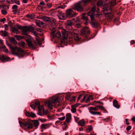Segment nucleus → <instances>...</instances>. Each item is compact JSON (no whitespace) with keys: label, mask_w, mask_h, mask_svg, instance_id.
Masks as SVG:
<instances>
[{"label":"nucleus","mask_w":135,"mask_h":135,"mask_svg":"<svg viewBox=\"0 0 135 135\" xmlns=\"http://www.w3.org/2000/svg\"><path fill=\"white\" fill-rule=\"evenodd\" d=\"M59 97L54 96L51 97L50 100L47 101L45 102V105L50 110L52 109V107L54 104L59 102Z\"/></svg>","instance_id":"1"},{"label":"nucleus","mask_w":135,"mask_h":135,"mask_svg":"<svg viewBox=\"0 0 135 135\" xmlns=\"http://www.w3.org/2000/svg\"><path fill=\"white\" fill-rule=\"evenodd\" d=\"M88 14L89 16L90 17L91 20L90 22L91 25L93 27L96 28L99 25L97 21L95 18V14L91 12H89L88 13Z\"/></svg>","instance_id":"2"},{"label":"nucleus","mask_w":135,"mask_h":135,"mask_svg":"<svg viewBox=\"0 0 135 135\" xmlns=\"http://www.w3.org/2000/svg\"><path fill=\"white\" fill-rule=\"evenodd\" d=\"M7 45L11 50L13 54L15 55H18L20 53H24V50L20 48L17 46H12L11 45Z\"/></svg>","instance_id":"3"},{"label":"nucleus","mask_w":135,"mask_h":135,"mask_svg":"<svg viewBox=\"0 0 135 135\" xmlns=\"http://www.w3.org/2000/svg\"><path fill=\"white\" fill-rule=\"evenodd\" d=\"M84 7L82 2L79 1L75 4L74 6L72 8L74 10H76L78 12H81L84 11Z\"/></svg>","instance_id":"4"},{"label":"nucleus","mask_w":135,"mask_h":135,"mask_svg":"<svg viewBox=\"0 0 135 135\" xmlns=\"http://www.w3.org/2000/svg\"><path fill=\"white\" fill-rule=\"evenodd\" d=\"M18 28L22 30L21 32L23 35L27 36V32L31 30H33V28L31 26L29 27H22L19 26H18Z\"/></svg>","instance_id":"5"},{"label":"nucleus","mask_w":135,"mask_h":135,"mask_svg":"<svg viewBox=\"0 0 135 135\" xmlns=\"http://www.w3.org/2000/svg\"><path fill=\"white\" fill-rule=\"evenodd\" d=\"M90 33V31L88 27L85 26L82 29L81 32V35L84 37H86L88 36Z\"/></svg>","instance_id":"6"},{"label":"nucleus","mask_w":135,"mask_h":135,"mask_svg":"<svg viewBox=\"0 0 135 135\" xmlns=\"http://www.w3.org/2000/svg\"><path fill=\"white\" fill-rule=\"evenodd\" d=\"M73 9V8H70L66 10V14L67 17L70 18L74 17L76 15L77 13L75 12Z\"/></svg>","instance_id":"7"},{"label":"nucleus","mask_w":135,"mask_h":135,"mask_svg":"<svg viewBox=\"0 0 135 135\" xmlns=\"http://www.w3.org/2000/svg\"><path fill=\"white\" fill-rule=\"evenodd\" d=\"M51 35L53 37L57 38H60L61 36L60 32L56 31V30L51 32Z\"/></svg>","instance_id":"8"},{"label":"nucleus","mask_w":135,"mask_h":135,"mask_svg":"<svg viewBox=\"0 0 135 135\" xmlns=\"http://www.w3.org/2000/svg\"><path fill=\"white\" fill-rule=\"evenodd\" d=\"M89 16L88 14L86 13H83L82 14L81 19L85 21V22H84V24L85 25H86L89 22V21L88 19V16Z\"/></svg>","instance_id":"9"},{"label":"nucleus","mask_w":135,"mask_h":135,"mask_svg":"<svg viewBox=\"0 0 135 135\" xmlns=\"http://www.w3.org/2000/svg\"><path fill=\"white\" fill-rule=\"evenodd\" d=\"M52 20L54 22L52 23L49 25V29L52 31L51 32L56 30V26L54 22L56 21L55 20L53 19Z\"/></svg>","instance_id":"10"},{"label":"nucleus","mask_w":135,"mask_h":135,"mask_svg":"<svg viewBox=\"0 0 135 135\" xmlns=\"http://www.w3.org/2000/svg\"><path fill=\"white\" fill-rule=\"evenodd\" d=\"M58 13L59 15H58L57 14H56V15H57L58 17V18L60 20H64L66 18V16L65 14L63 13L62 11H59L58 12Z\"/></svg>","instance_id":"11"},{"label":"nucleus","mask_w":135,"mask_h":135,"mask_svg":"<svg viewBox=\"0 0 135 135\" xmlns=\"http://www.w3.org/2000/svg\"><path fill=\"white\" fill-rule=\"evenodd\" d=\"M24 127L27 128H32L33 125L29 121H25L24 122Z\"/></svg>","instance_id":"12"},{"label":"nucleus","mask_w":135,"mask_h":135,"mask_svg":"<svg viewBox=\"0 0 135 135\" xmlns=\"http://www.w3.org/2000/svg\"><path fill=\"white\" fill-rule=\"evenodd\" d=\"M10 58L5 55H2L0 56V59L2 60H5L7 61L9 60Z\"/></svg>","instance_id":"13"},{"label":"nucleus","mask_w":135,"mask_h":135,"mask_svg":"<svg viewBox=\"0 0 135 135\" xmlns=\"http://www.w3.org/2000/svg\"><path fill=\"white\" fill-rule=\"evenodd\" d=\"M39 104V101H36L35 102H32L30 104V107L33 109H35V107Z\"/></svg>","instance_id":"14"},{"label":"nucleus","mask_w":135,"mask_h":135,"mask_svg":"<svg viewBox=\"0 0 135 135\" xmlns=\"http://www.w3.org/2000/svg\"><path fill=\"white\" fill-rule=\"evenodd\" d=\"M66 122L68 123H70L71 119V114L70 113L67 114L66 115Z\"/></svg>","instance_id":"15"},{"label":"nucleus","mask_w":135,"mask_h":135,"mask_svg":"<svg viewBox=\"0 0 135 135\" xmlns=\"http://www.w3.org/2000/svg\"><path fill=\"white\" fill-rule=\"evenodd\" d=\"M61 32L62 35L65 37H68L69 34H71V32L69 31L67 32L65 29L62 30Z\"/></svg>","instance_id":"16"},{"label":"nucleus","mask_w":135,"mask_h":135,"mask_svg":"<svg viewBox=\"0 0 135 135\" xmlns=\"http://www.w3.org/2000/svg\"><path fill=\"white\" fill-rule=\"evenodd\" d=\"M26 41L28 45L30 47H31L33 49H34L35 48V46L32 43L30 39H28L26 40Z\"/></svg>","instance_id":"17"},{"label":"nucleus","mask_w":135,"mask_h":135,"mask_svg":"<svg viewBox=\"0 0 135 135\" xmlns=\"http://www.w3.org/2000/svg\"><path fill=\"white\" fill-rule=\"evenodd\" d=\"M26 41L28 45L30 47H31L33 49H34L35 48V46L32 43L30 39H28L26 40Z\"/></svg>","instance_id":"18"},{"label":"nucleus","mask_w":135,"mask_h":135,"mask_svg":"<svg viewBox=\"0 0 135 135\" xmlns=\"http://www.w3.org/2000/svg\"><path fill=\"white\" fill-rule=\"evenodd\" d=\"M108 4L106 3H105V4L104 5V6H103V7H102V8L103 9V11L104 13L106 15H108V12H106L108 11L109 9L108 7H107V4Z\"/></svg>","instance_id":"19"},{"label":"nucleus","mask_w":135,"mask_h":135,"mask_svg":"<svg viewBox=\"0 0 135 135\" xmlns=\"http://www.w3.org/2000/svg\"><path fill=\"white\" fill-rule=\"evenodd\" d=\"M113 105L117 109H119L120 107V106L119 105L118 101L116 99H114L113 100Z\"/></svg>","instance_id":"20"},{"label":"nucleus","mask_w":135,"mask_h":135,"mask_svg":"<svg viewBox=\"0 0 135 135\" xmlns=\"http://www.w3.org/2000/svg\"><path fill=\"white\" fill-rule=\"evenodd\" d=\"M107 4H110L112 6H114L116 4V1L115 0H111L110 1H109L108 2V0H107Z\"/></svg>","instance_id":"21"},{"label":"nucleus","mask_w":135,"mask_h":135,"mask_svg":"<svg viewBox=\"0 0 135 135\" xmlns=\"http://www.w3.org/2000/svg\"><path fill=\"white\" fill-rule=\"evenodd\" d=\"M91 1V0H81L80 2H82V3H83V5L85 7Z\"/></svg>","instance_id":"22"},{"label":"nucleus","mask_w":135,"mask_h":135,"mask_svg":"<svg viewBox=\"0 0 135 135\" xmlns=\"http://www.w3.org/2000/svg\"><path fill=\"white\" fill-rule=\"evenodd\" d=\"M36 25L39 27H41L42 25L44 24V22L39 20H37L35 22Z\"/></svg>","instance_id":"23"},{"label":"nucleus","mask_w":135,"mask_h":135,"mask_svg":"<svg viewBox=\"0 0 135 135\" xmlns=\"http://www.w3.org/2000/svg\"><path fill=\"white\" fill-rule=\"evenodd\" d=\"M1 35L3 37H6L8 36V33L6 31L2 30L0 31Z\"/></svg>","instance_id":"24"},{"label":"nucleus","mask_w":135,"mask_h":135,"mask_svg":"<svg viewBox=\"0 0 135 135\" xmlns=\"http://www.w3.org/2000/svg\"><path fill=\"white\" fill-rule=\"evenodd\" d=\"M57 9L56 8V9H51V11L52 12L51 15L52 16H55V13H58V12L59 11H60L57 10Z\"/></svg>","instance_id":"25"},{"label":"nucleus","mask_w":135,"mask_h":135,"mask_svg":"<svg viewBox=\"0 0 135 135\" xmlns=\"http://www.w3.org/2000/svg\"><path fill=\"white\" fill-rule=\"evenodd\" d=\"M97 5L98 7H103V2L102 1H98L97 3Z\"/></svg>","instance_id":"26"},{"label":"nucleus","mask_w":135,"mask_h":135,"mask_svg":"<svg viewBox=\"0 0 135 135\" xmlns=\"http://www.w3.org/2000/svg\"><path fill=\"white\" fill-rule=\"evenodd\" d=\"M33 124L34 126L36 128H37L39 124L40 123L37 120H35L33 121Z\"/></svg>","instance_id":"27"},{"label":"nucleus","mask_w":135,"mask_h":135,"mask_svg":"<svg viewBox=\"0 0 135 135\" xmlns=\"http://www.w3.org/2000/svg\"><path fill=\"white\" fill-rule=\"evenodd\" d=\"M79 125L81 126H83L85 124V122L84 119H81L78 123Z\"/></svg>","instance_id":"28"},{"label":"nucleus","mask_w":135,"mask_h":135,"mask_svg":"<svg viewBox=\"0 0 135 135\" xmlns=\"http://www.w3.org/2000/svg\"><path fill=\"white\" fill-rule=\"evenodd\" d=\"M1 48L4 52L6 53H8V50L5 45H3L1 47Z\"/></svg>","instance_id":"29"},{"label":"nucleus","mask_w":135,"mask_h":135,"mask_svg":"<svg viewBox=\"0 0 135 135\" xmlns=\"http://www.w3.org/2000/svg\"><path fill=\"white\" fill-rule=\"evenodd\" d=\"M42 20L46 22L50 21V18L49 17H42Z\"/></svg>","instance_id":"30"},{"label":"nucleus","mask_w":135,"mask_h":135,"mask_svg":"<svg viewBox=\"0 0 135 135\" xmlns=\"http://www.w3.org/2000/svg\"><path fill=\"white\" fill-rule=\"evenodd\" d=\"M89 112L92 114L94 115H100V112H94L91 110Z\"/></svg>","instance_id":"31"},{"label":"nucleus","mask_w":135,"mask_h":135,"mask_svg":"<svg viewBox=\"0 0 135 135\" xmlns=\"http://www.w3.org/2000/svg\"><path fill=\"white\" fill-rule=\"evenodd\" d=\"M48 125V124H42L41 126V128L42 129H46L47 128Z\"/></svg>","instance_id":"32"},{"label":"nucleus","mask_w":135,"mask_h":135,"mask_svg":"<svg viewBox=\"0 0 135 135\" xmlns=\"http://www.w3.org/2000/svg\"><path fill=\"white\" fill-rule=\"evenodd\" d=\"M10 41L13 43L15 45H16L17 44V41L15 40L14 38H12L10 39Z\"/></svg>","instance_id":"33"},{"label":"nucleus","mask_w":135,"mask_h":135,"mask_svg":"<svg viewBox=\"0 0 135 135\" xmlns=\"http://www.w3.org/2000/svg\"><path fill=\"white\" fill-rule=\"evenodd\" d=\"M13 31L15 33L18 34L20 33V32L19 31L18 29L16 28H14L12 29Z\"/></svg>","instance_id":"34"},{"label":"nucleus","mask_w":135,"mask_h":135,"mask_svg":"<svg viewBox=\"0 0 135 135\" xmlns=\"http://www.w3.org/2000/svg\"><path fill=\"white\" fill-rule=\"evenodd\" d=\"M73 24V23L70 20H68L67 21L66 26H71Z\"/></svg>","instance_id":"35"},{"label":"nucleus","mask_w":135,"mask_h":135,"mask_svg":"<svg viewBox=\"0 0 135 135\" xmlns=\"http://www.w3.org/2000/svg\"><path fill=\"white\" fill-rule=\"evenodd\" d=\"M37 108L38 110H41L44 109V108L43 106H40V102H39V104L38 105Z\"/></svg>","instance_id":"36"},{"label":"nucleus","mask_w":135,"mask_h":135,"mask_svg":"<svg viewBox=\"0 0 135 135\" xmlns=\"http://www.w3.org/2000/svg\"><path fill=\"white\" fill-rule=\"evenodd\" d=\"M22 53H20L18 54V55L16 56H18L19 58H22L24 56V55L22 54Z\"/></svg>","instance_id":"37"},{"label":"nucleus","mask_w":135,"mask_h":135,"mask_svg":"<svg viewBox=\"0 0 135 135\" xmlns=\"http://www.w3.org/2000/svg\"><path fill=\"white\" fill-rule=\"evenodd\" d=\"M66 6L65 5H61L57 7L56 8L58 9L59 8H61L63 9H64L66 7Z\"/></svg>","instance_id":"38"},{"label":"nucleus","mask_w":135,"mask_h":135,"mask_svg":"<svg viewBox=\"0 0 135 135\" xmlns=\"http://www.w3.org/2000/svg\"><path fill=\"white\" fill-rule=\"evenodd\" d=\"M89 108L91 110H97L98 109V108L96 107H90Z\"/></svg>","instance_id":"39"},{"label":"nucleus","mask_w":135,"mask_h":135,"mask_svg":"<svg viewBox=\"0 0 135 135\" xmlns=\"http://www.w3.org/2000/svg\"><path fill=\"white\" fill-rule=\"evenodd\" d=\"M96 10V7L95 6H93L91 9V11H90L91 12L94 13L95 15V14L94 13V12Z\"/></svg>","instance_id":"40"},{"label":"nucleus","mask_w":135,"mask_h":135,"mask_svg":"<svg viewBox=\"0 0 135 135\" xmlns=\"http://www.w3.org/2000/svg\"><path fill=\"white\" fill-rule=\"evenodd\" d=\"M2 13L4 15H6L7 13V12L5 9H2L1 10Z\"/></svg>","instance_id":"41"},{"label":"nucleus","mask_w":135,"mask_h":135,"mask_svg":"<svg viewBox=\"0 0 135 135\" xmlns=\"http://www.w3.org/2000/svg\"><path fill=\"white\" fill-rule=\"evenodd\" d=\"M20 45L23 47H24L26 45V44L25 42L22 41L20 43Z\"/></svg>","instance_id":"42"},{"label":"nucleus","mask_w":135,"mask_h":135,"mask_svg":"<svg viewBox=\"0 0 135 135\" xmlns=\"http://www.w3.org/2000/svg\"><path fill=\"white\" fill-rule=\"evenodd\" d=\"M81 38H79L78 36H76L74 37V40L76 41H78L80 40Z\"/></svg>","instance_id":"43"},{"label":"nucleus","mask_w":135,"mask_h":135,"mask_svg":"<svg viewBox=\"0 0 135 135\" xmlns=\"http://www.w3.org/2000/svg\"><path fill=\"white\" fill-rule=\"evenodd\" d=\"M78 30L77 29H75L73 30V33L74 35H76L78 34Z\"/></svg>","instance_id":"44"},{"label":"nucleus","mask_w":135,"mask_h":135,"mask_svg":"<svg viewBox=\"0 0 135 135\" xmlns=\"http://www.w3.org/2000/svg\"><path fill=\"white\" fill-rule=\"evenodd\" d=\"M66 29L68 30H71L72 29V26H66Z\"/></svg>","instance_id":"45"},{"label":"nucleus","mask_w":135,"mask_h":135,"mask_svg":"<svg viewBox=\"0 0 135 135\" xmlns=\"http://www.w3.org/2000/svg\"><path fill=\"white\" fill-rule=\"evenodd\" d=\"M72 108L71 109V111L73 113H75L76 112V108L73 107H71Z\"/></svg>","instance_id":"46"},{"label":"nucleus","mask_w":135,"mask_h":135,"mask_svg":"<svg viewBox=\"0 0 135 135\" xmlns=\"http://www.w3.org/2000/svg\"><path fill=\"white\" fill-rule=\"evenodd\" d=\"M96 16L97 17H98L99 18H100L102 17V14H99V13H97L96 14H95V16Z\"/></svg>","instance_id":"47"},{"label":"nucleus","mask_w":135,"mask_h":135,"mask_svg":"<svg viewBox=\"0 0 135 135\" xmlns=\"http://www.w3.org/2000/svg\"><path fill=\"white\" fill-rule=\"evenodd\" d=\"M110 117H108L103 119V120L106 122H108L110 121Z\"/></svg>","instance_id":"48"},{"label":"nucleus","mask_w":135,"mask_h":135,"mask_svg":"<svg viewBox=\"0 0 135 135\" xmlns=\"http://www.w3.org/2000/svg\"><path fill=\"white\" fill-rule=\"evenodd\" d=\"M43 112L44 114V115H47L49 114V112H48L47 110H43Z\"/></svg>","instance_id":"49"},{"label":"nucleus","mask_w":135,"mask_h":135,"mask_svg":"<svg viewBox=\"0 0 135 135\" xmlns=\"http://www.w3.org/2000/svg\"><path fill=\"white\" fill-rule=\"evenodd\" d=\"M31 116L30 117H32V118H33L34 117H36V115L33 112H31L30 113Z\"/></svg>","instance_id":"50"},{"label":"nucleus","mask_w":135,"mask_h":135,"mask_svg":"<svg viewBox=\"0 0 135 135\" xmlns=\"http://www.w3.org/2000/svg\"><path fill=\"white\" fill-rule=\"evenodd\" d=\"M98 107L99 108V109L101 110H105V108L102 106H98Z\"/></svg>","instance_id":"51"},{"label":"nucleus","mask_w":135,"mask_h":135,"mask_svg":"<svg viewBox=\"0 0 135 135\" xmlns=\"http://www.w3.org/2000/svg\"><path fill=\"white\" fill-rule=\"evenodd\" d=\"M80 105V104L79 103H77L74 105H72L71 106V107H74V108H76L78 106H79Z\"/></svg>","instance_id":"52"},{"label":"nucleus","mask_w":135,"mask_h":135,"mask_svg":"<svg viewBox=\"0 0 135 135\" xmlns=\"http://www.w3.org/2000/svg\"><path fill=\"white\" fill-rule=\"evenodd\" d=\"M39 120L42 122H46L47 121L46 119L44 118L40 119Z\"/></svg>","instance_id":"53"},{"label":"nucleus","mask_w":135,"mask_h":135,"mask_svg":"<svg viewBox=\"0 0 135 135\" xmlns=\"http://www.w3.org/2000/svg\"><path fill=\"white\" fill-rule=\"evenodd\" d=\"M75 26L78 28H79L81 27V25L80 23H76L75 25Z\"/></svg>","instance_id":"54"},{"label":"nucleus","mask_w":135,"mask_h":135,"mask_svg":"<svg viewBox=\"0 0 135 135\" xmlns=\"http://www.w3.org/2000/svg\"><path fill=\"white\" fill-rule=\"evenodd\" d=\"M18 6L16 5H14L12 7V9H17Z\"/></svg>","instance_id":"55"},{"label":"nucleus","mask_w":135,"mask_h":135,"mask_svg":"<svg viewBox=\"0 0 135 135\" xmlns=\"http://www.w3.org/2000/svg\"><path fill=\"white\" fill-rule=\"evenodd\" d=\"M18 12V9H13L12 11V12L13 13V14L15 15H16L17 13Z\"/></svg>","instance_id":"56"},{"label":"nucleus","mask_w":135,"mask_h":135,"mask_svg":"<svg viewBox=\"0 0 135 135\" xmlns=\"http://www.w3.org/2000/svg\"><path fill=\"white\" fill-rule=\"evenodd\" d=\"M65 116H64L61 118H58L59 120H60L61 121H62L64 120L65 119Z\"/></svg>","instance_id":"57"},{"label":"nucleus","mask_w":135,"mask_h":135,"mask_svg":"<svg viewBox=\"0 0 135 135\" xmlns=\"http://www.w3.org/2000/svg\"><path fill=\"white\" fill-rule=\"evenodd\" d=\"M25 114L28 117H30L31 114L30 113L28 112H26L25 113Z\"/></svg>","instance_id":"58"},{"label":"nucleus","mask_w":135,"mask_h":135,"mask_svg":"<svg viewBox=\"0 0 135 135\" xmlns=\"http://www.w3.org/2000/svg\"><path fill=\"white\" fill-rule=\"evenodd\" d=\"M73 21L74 22H76L79 21V20L78 18H75L73 19Z\"/></svg>","instance_id":"59"},{"label":"nucleus","mask_w":135,"mask_h":135,"mask_svg":"<svg viewBox=\"0 0 135 135\" xmlns=\"http://www.w3.org/2000/svg\"><path fill=\"white\" fill-rule=\"evenodd\" d=\"M87 96V95H86L84 96L83 98L81 100V102H84V101L85 100Z\"/></svg>","instance_id":"60"},{"label":"nucleus","mask_w":135,"mask_h":135,"mask_svg":"<svg viewBox=\"0 0 135 135\" xmlns=\"http://www.w3.org/2000/svg\"><path fill=\"white\" fill-rule=\"evenodd\" d=\"M6 20V19L5 18H3V19H2L0 20V22H3V23H4V22Z\"/></svg>","instance_id":"61"},{"label":"nucleus","mask_w":135,"mask_h":135,"mask_svg":"<svg viewBox=\"0 0 135 135\" xmlns=\"http://www.w3.org/2000/svg\"><path fill=\"white\" fill-rule=\"evenodd\" d=\"M4 27L5 28V31L7 30H8V27L7 25L5 24L4 25Z\"/></svg>","instance_id":"62"},{"label":"nucleus","mask_w":135,"mask_h":135,"mask_svg":"<svg viewBox=\"0 0 135 135\" xmlns=\"http://www.w3.org/2000/svg\"><path fill=\"white\" fill-rule=\"evenodd\" d=\"M88 129L89 131H91L93 129L92 127L90 125L88 127Z\"/></svg>","instance_id":"63"},{"label":"nucleus","mask_w":135,"mask_h":135,"mask_svg":"<svg viewBox=\"0 0 135 135\" xmlns=\"http://www.w3.org/2000/svg\"><path fill=\"white\" fill-rule=\"evenodd\" d=\"M47 5L48 7L49 8H51L52 6V4L51 3H47Z\"/></svg>","instance_id":"64"}]
</instances>
